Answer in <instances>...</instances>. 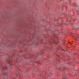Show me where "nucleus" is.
<instances>
[{
  "instance_id": "nucleus-11",
  "label": "nucleus",
  "mask_w": 79,
  "mask_h": 79,
  "mask_svg": "<svg viewBox=\"0 0 79 79\" xmlns=\"http://www.w3.org/2000/svg\"><path fill=\"white\" fill-rule=\"evenodd\" d=\"M37 63H38V64H41L39 62H37Z\"/></svg>"
},
{
  "instance_id": "nucleus-2",
  "label": "nucleus",
  "mask_w": 79,
  "mask_h": 79,
  "mask_svg": "<svg viewBox=\"0 0 79 79\" xmlns=\"http://www.w3.org/2000/svg\"><path fill=\"white\" fill-rule=\"evenodd\" d=\"M2 76H6L7 77V73H3L1 75Z\"/></svg>"
},
{
  "instance_id": "nucleus-1",
  "label": "nucleus",
  "mask_w": 79,
  "mask_h": 79,
  "mask_svg": "<svg viewBox=\"0 0 79 79\" xmlns=\"http://www.w3.org/2000/svg\"><path fill=\"white\" fill-rule=\"evenodd\" d=\"M1 69L2 71H3V70H7V67H1Z\"/></svg>"
},
{
  "instance_id": "nucleus-18",
  "label": "nucleus",
  "mask_w": 79,
  "mask_h": 79,
  "mask_svg": "<svg viewBox=\"0 0 79 79\" xmlns=\"http://www.w3.org/2000/svg\"><path fill=\"white\" fill-rule=\"evenodd\" d=\"M57 56L58 57H60V56H59V55H58Z\"/></svg>"
},
{
  "instance_id": "nucleus-3",
  "label": "nucleus",
  "mask_w": 79,
  "mask_h": 79,
  "mask_svg": "<svg viewBox=\"0 0 79 79\" xmlns=\"http://www.w3.org/2000/svg\"><path fill=\"white\" fill-rule=\"evenodd\" d=\"M66 76L65 75H64L62 77V79H66Z\"/></svg>"
},
{
  "instance_id": "nucleus-4",
  "label": "nucleus",
  "mask_w": 79,
  "mask_h": 79,
  "mask_svg": "<svg viewBox=\"0 0 79 79\" xmlns=\"http://www.w3.org/2000/svg\"><path fill=\"white\" fill-rule=\"evenodd\" d=\"M8 63L10 65V66H11V64H10V61L8 62Z\"/></svg>"
},
{
  "instance_id": "nucleus-23",
  "label": "nucleus",
  "mask_w": 79,
  "mask_h": 79,
  "mask_svg": "<svg viewBox=\"0 0 79 79\" xmlns=\"http://www.w3.org/2000/svg\"><path fill=\"white\" fill-rule=\"evenodd\" d=\"M15 62H17V61H15Z\"/></svg>"
},
{
  "instance_id": "nucleus-20",
  "label": "nucleus",
  "mask_w": 79,
  "mask_h": 79,
  "mask_svg": "<svg viewBox=\"0 0 79 79\" xmlns=\"http://www.w3.org/2000/svg\"><path fill=\"white\" fill-rule=\"evenodd\" d=\"M19 77H21V76H19Z\"/></svg>"
},
{
  "instance_id": "nucleus-10",
  "label": "nucleus",
  "mask_w": 79,
  "mask_h": 79,
  "mask_svg": "<svg viewBox=\"0 0 79 79\" xmlns=\"http://www.w3.org/2000/svg\"><path fill=\"white\" fill-rule=\"evenodd\" d=\"M54 37H56H56H58L57 35H54Z\"/></svg>"
},
{
  "instance_id": "nucleus-6",
  "label": "nucleus",
  "mask_w": 79,
  "mask_h": 79,
  "mask_svg": "<svg viewBox=\"0 0 79 79\" xmlns=\"http://www.w3.org/2000/svg\"><path fill=\"white\" fill-rule=\"evenodd\" d=\"M53 43H55V44H58V43H59V41H58L57 43H56L55 42H53Z\"/></svg>"
},
{
  "instance_id": "nucleus-5",
  "label": "nucleus",
  "mask_w": 79,
  "mask_h": 79,
  "mask_svg": "<svg viewBox=\"0 0 79 79\" xmlns=\"http://www.w3.org/2000/svg\"><path fill=\"white\" fill-rule=\"evenodd\" d=\"M52 43H53V42H52L51 41H49V43L50 44H52Z\"/></svg>"
},
{
  "instance_id": "nucleus-14",
  "label": "nucleus",
  "mask_w": 79,
  "mask_h": 79,
  "mask_svg": "<svg viewBox=\"0 0 79 79\" xmlns=\"http://www.w3.org/2000/svg\"><path fill=\"white\" fill-rule=\"evenodd\" d=\"M47 45V43L44 44V45Z\"/></svg>"
},
{
  "instance_id": "nucleus-24",
  "label": "nucleus",
  "mask_w": 79,
  "mask_h": 79,
  "mask_svg": "<svg viewBox=\"0 0 79 79\" xmlns=\"http://www.w3.org/2000/svg\"><path fill=\"white\" fill-rule=\"evenodd\" d=\"M78 64H79V62L78 63Z\"/></svg>"
},
{
  "instance_id": "nucleus-12",
  "label": "nucleus",
  "mask_w": 79,
  "mask_h": 79,
  "mask_svg": "<svg viewBox=\"0 0 79 79\" xmlns=\"http://www.w3.org/2000/svg\"><path fill=\"white\" fill-rule=\"evenodd\" d=\"M17 70H19V71H21V70H20L19 69H17Z\"/></svg>"
},
{
  "instance_id": "nucleus-13",
  "label": "nucleus",
  "mask_w": 79,
  "mask_h": 79,
  "mask_svg": "<svg viewBox=\"0 0 79 79\" xmlns=\"http://www.w3.org/2000/svg\"><path fill=\"white\" fill-rule=\"evenodd\" d=\"M57 76H59V73H57Z\"/></svg>"
},
{
  "instance_id": "nucleus-7",
  "label": "nucleus",
  "mask_w": 79,
  "mask_h": 79,
  "mask_svg": "<svg viewBox=\"0 0 79 79\" xmlns=\"http://www.w3.org/2000/svg\"><path fill=\"white\" fill-rule=\"evenodd\" d=\"M33 74H36V72H35V71H34L33 72Z\"/></svg>"
},
{
  "instance_id": "nucleus-21",
  "label": "nucleus",
  "mask_w": 79,
  "mask_h": 79,
  "mask_svg": "<svg viewBox=\"0 0 79 79\" xmlns=\"http://www.w3.org/2000/svg\"><path fill=\"white\" fill-rule=\"evenodd\" d=\"M76 53L74 55H76Z\"/></svg>"
},
{
  "instance_id": "nucleus-8",
  "label": "nucleus",
  "mask_w": 79,
  "mask_h": 79,
  "mask_svg": "<svg viewBox=\"0 0 79 79\" xmlns=\"http://www.w3.org/2000/svg\"><path fill=\"white\" fill-rule=\"evenodd\" d=\"M64 69V70H66L67 69H68L66 67Z\"/></svg>"
},
{
  "instance_id": "nucleus-16",
  "label": "nucleus",
  "mask_w": 79,
  "mask_h": 79,
  "mask_svg": "<svg viewBox=\"0 0 79 79\" xmlns=\"http://www.w3.org/2000/svg\"><path fill=\"white\" fill-rule=\"evenodd\" d=\"M13 79H16V78L15 77L13 78Z\"/></svg>"
},
{
  "instance_id": "nucleus-19",
  "label": "nucleus",
  "mask_w": 79,
  "mask_h": 79,
  "mask_svg": "<svg viewBox=\"0 0 79 79\" xmlns=\"http://www.w3.org/2000/svg\"><path fill=\"white\" fill-rule=\"evenodd\" d=\"M47 49H48V47H47Z\"/></svg>"
},
{
  "instance_id": "nucleus-15",
  "label": "nucleus",
  "mask_w": 79,
  "mask_h": 79,
  "mask_svg": "<svg viewBox=\"0 0 79 79\" xmlns=\"http://www.w3.org/2000/svg\"><path fill=\"white\" fill-rule=\"evenodd\" d=\"M0 65L2 66V64H1V62H0Z\"/></svg>"
},
{
  "instance_id": "nucleus-22",
  "label": "nucleus",
  "mask_w": 79,
  "mask_h": 79,
  "mask_svg": "<svg viewBox=\"0 0 79 79\" xmlns=\"http://www.w3.org/2000/svg\"><path fill=\"white\" fill-rule=\"evenodd\" d=\"M78 57H79V55H78Z\"/></svg>"
},
{
  "instance_id": "nucleus-17",
  "label": "nucleus",
  "mask_w": 79,
  "mask_h": 79,
  "mask_svg": "<svg viewBox=\"0 0 79 79\" xmlns=\"http://www.w3.org/2000/svg\"><path fill=\"white\" fill-rule=\"evenodd\" d=\"M75 40H77V38H75Z\"/></svg>"
},
{
  "instance_id": "nucleus-9",
  "label": "nucleus",
  "mask_w": 79,
  "mask_h": 79,
  "mask_svg": "<svg viewBox=\"0 0 79 79\" xmlns=\"http://www.w3.org/2000/svg\"><path fill=\"white\" fill-rule=\"evenodd\" d=\"M45 50H42L41 52H43V53H44Z\"/></svg>"
}]
</instances>
